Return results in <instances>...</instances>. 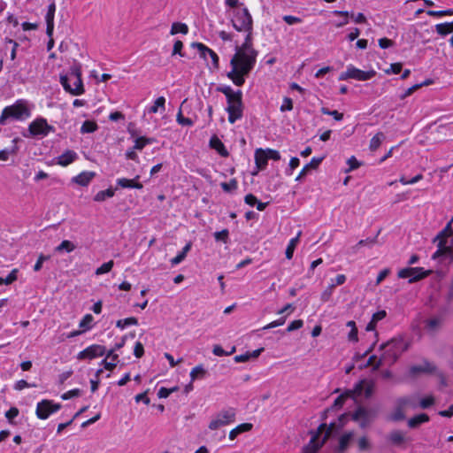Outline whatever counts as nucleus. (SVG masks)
<instances>
[{
    "label": "nucleus",
    "instance_id": "obj_1",
    "mask_svg": "<svg viewBox=\"0 0 453 453\" xmlns=\"http://www.w3.org/2000/svg\"><path fill=\"white\" fill-rule=\"evenodd\" d=\"M246 36L242 46L235 47V54L230 60L231 71L226 76L236 86H242L245 76L254 68L257 51L252 47V30L245 31Z\"/></svg>",
    "mask_w": 453,
    "mask_h": 453
},
{
    "label": "nucleus",
    "instance_id": "obj_2",
    "mask_svg": "<svg viewBox=\"0 0 453 453\" xmlns=\"http://www.w3.org/2000/svg\"><path fill=\"white\" fill-rule=\"evenodd\" d=\"M407 349L408 344L402 338H393L381 344L380 350H382L383 353L374 365L373 370H378L382 365L383 361L388 360L392 364L395 363Z\"/></svg>",
    "mask_w": 453,
    "mask_h": 453
},
{
    "label": "nucleus",
    "instance_id": "obj_3",
    "mask_svg": "<svg viewBox=\"0 0 453 453\" xmlns=\"http://www.w3.org/2000/svg\"><path fill=\"white\" fill-rule=\"evenodd\" d=\"M60 83L66 92L73 96L82 95L85 90L81 80V65L74 64L71 66L68 74H61Z\"/></svg>",
    "mask_w": 453,
    "mask_h": 453
},
{
    "label": "nucleus",
    "instance_id": "obj_4",
    "mask_svg": "<svg viewBox=\"0 0 453 453\" xmlns=\"http://www.w3.org/2000/svg\"><path fill=\"white\" fill-rule=\"evenodd\" d=\"M31 112L25 100H18L13 104L6 106L0 116V125H5L7 119L24 120L30 117Z\"/></svg>",
    "mask_w": 453,
    "mask_h": 453
},
{
    "label": "nucleus",
    "instance_id": "obj_5",
    "mask_svg": "<svg viewBox=\"0 0 453 453\" xmlns=\"http://www.w3.org/2000/svg\"><path fill=\"white\" fill-rule=\"evenodd\" d=\"M335 423L327 426L326 423L319 425L316 433H311L310 442L303 449V453H316L326 441L333 433Z\"/></svg>",
    "mask_w": 453,
    "mask_h": 453
},
{
    "label": "nucleus",
    "instance_id": "obj_6",
    "mask_svg": "<svg viewBox=\"0 0 453 453\" xmlns=\"http://www.w3.org/2000/svg\"><path fill=\"white\" fill-rule=\"evenodd\" d=\"M231 22L234 29L239 32L253 30V19L246 7L234 11Z\"/></svg>",
    "mask_w": 453,
    "mask_h": 453
},
{
    "label": "nucleus",
    "instance_id": "obj_7",
    "mask_svg": "<svg viewBox=\"0 0 453 453\" xmlns=\"http://www.w3.org/2000/svg\"><path fill=\"white\" fill-rule=\"evenodd\" d=\"M227 107L226 111L228 113V121L234 124L236 120L242 118L243 115V103L242 90L236 91V96L231 100H227Z\"/></svg>",
    "mask_w": 453,
    "mask_h": 453
},
{
    "label": "nucleus",
    "instance_id": "obj_8",
    "mask_svg": "<svg viewBox=\"0 0 453 453\" xmlns=\"http://www.w3.org/2000/svg\"><path fill=\"white\" fill-rule=\"evenodd\" d=\"M236 411L234 408H227L218 412L211 420L208 427L211 430H217L221 426H227L235 420Z\"/></svg>",
    "mask_w": 453,
    "mask_h": 453
},
{
    "label": "nucleus",
    "instance_id": "obj_9",
    "mask_svg": "<svg viewBox=\"0 0 453 453\" xmlns=\"http://www.w3.org/2000/svg\"><path fill=\"white\" fill-rule=\"evenodd\" d=\"M376 75L374 70L363 71L352 65L347 66V70L342 72L339 75V81H347L349 79H354L360 81H368Z\"/></svg>",
    "mask_w": 453,
    "mask_h": 453
},
{
    "label": "nucleus",
    "instance_id": "obj_10",
    "mask_svg": "<svg viewBox=\"0 0 453 453\" xmlns=\"http://www.w3.org/2000/svg\"><path fill=\"white\" fill-rule=\"evenodd\" d=\"M376 416L377 411L375 410L359 406L351 415V418L358 422L361 428H365L372 422Z\"/></svg>",
    "mask_w": 453,
    "mask_h": 453
},
{
    "label": "nucleus",
    "instance_id": "obj_11",
    "mask_svg": "<svg viewBox=\"0 0 453 453\" xmlns=\"http://www.w3.org/2000/svg\"><path fill=\"white\" fill-rule=\"evenodd\" d=\"M61 409L60 403H55L52 400L44 399L36 405L35 415L39 419H47L51 414Z\"/></svg>",
    "mask_w": 453,
    "mask_h": 453
},
{
    "label": "nucleus",
    "instance_id": "obj_12",
    "mask_svg": "<svg viewBox=\"0 0 453 453\" xmlns=\"http://www.w3.org/2000/svg\"><path fill=\"white\" fill-rule=\"evenodd\" d=\"M432 273L431 270H424L422 267H407L398 272V277L401 279L409 278V283L418 281Z\"/></svg>",
    "mask_w": 453,
    "mask_h": 453
},
{
    "label": "nucleus",
    "instance_id": "obj_13",
    "mask_svg": "<svg viewBox=\"0 0 453 453\" xmlns=\"http://www.w3.org/2000/svg\"><path fill=\"white\" fill-rule=\"evenodd\" d=\"M28 131L32 136H46L50 132L54 131V127L49 125L43 118H38L28 126Z\"/></svg>",
    "mask_w": 453,
    "mask_h": 453
},
{
    "label": "nucleus",
    "instance_id": "obj_14",
    "mask_svg": "<svg viewBox=\"0 0 453 453\" xmlns=\"http://www.w3.org/2000/svg\"><path fill=\"white\" fill-rule=\"evenodd\" d=\"M106 348L103 345L93 344L79 352L77 358L78 359H93L97 357H102L105 355Z\"/></svg>",
    "mask_w": 453,
    "mask_h": 453
},
{
    "label": "nucleus",
    "instance_id": "obj_15",
    "mask_svg": "<svg viewBox=\"0 0 453 453\" xmlns=\"http://www.w3.org/2000/svg\"><path fill=\"white\" fill-rule=\"evenodd\" d=\"M437 367L427 360H424L422 365H412L409 369V374L411 377L417 376L419 373H434Z\"/></svg>",
    "mask_w": 453,
    "mask_h": 453
},
{
    "label": "nucleus",
    "instance_id": "obj_16",
    "mask_svg": "<svg viewBox=\"0 0 453 453\" xmlns=\"http://www.w3.org/2000/svg\"><path fill=\"white\" fill-rule=\"evenodd\" d=\"M140 176L136 175L134 179L119 178L116 180L117 186L122 188L142 189L143 185L138 181Z\"/></svg>",
    "mask_w": 453,
    "mask_h": 453
},
{
    "label": "nucleus",
    "instance_id": "obj_17",
    "mask_svg": "<svg viewBox=\"0 0 453 453\" xmlns=\"http://www.w3.org/2000/svg\"><path fill=\"white\" fill-rule=\"evenodd\" d=\"M353 437H354L353 431H349V432H347L344 434H342L339 438V443H338L337 448L335 449V451L337 453L345 452L349 449Z\"/></svg>",
    "mask_w": 453,
    "mask_h": 453
},
{
    "label": "nucleus",
    "instance_id": "obj_18",
    "mask_svg": "<svg viewBox=\"0 0 453 453\" xmlns=\"http://www.w3.org/2000/svg\"><path fill=\"white\" fill-rule=\"evenodd\" d=\"M95 176H96V173L94 172L84 171V172L81 173L80 174L74 176L72 179V181L80 186L86 187L89 184V182L92 180V179Z\"/></svg>",
    "mask_w": 453,
    "mask_h": 453
},
{
    "label": "nucleus",
    "instance_id": "obj_19",
    "mask_svg": "<svg viewBox=\"0 0 453 453\" xmlns=\"http://www.w3.org/2000/svg\"><path fill=\"white\" fill-rule=\"evenodd\" d=\"M322 160H323V157H312L311 160L310 161V163L306 164L303 167V169L301 170V172L296 178V180L300 181L302 180V178L303 176H305L311 169H317L319 167V165H320V163L322 162Z\"/></svg>",
    "mask_w": 453,
    "mask_h": 453
},
{
    "label": "nucleus",
    "instance_id": "obj_20",
    "mask_svg": "<svg viewBox=\"0 0 453 453\" xmlns=\"http://www.w3.org/2000/svg\"><path fill=\"white\" fill-rule=\"evenodd\" d=\"M191 46L193 48H196L197 50H205V51H208V55L210 56V58H211V61H212V64H213V66L215 68H218L219 67V57L217 55V53L215 51H213L211 49H210L209 47H207L206 45L203 44L202 42H193L191 44Z\"/></svg>",
    "mask_w": 453,
    "mask_h": 453
},
{
    "label": "nucleus",
    "instance_id": "obj_21",
    "mask_svg": "<svg viewBox=\"0 0 453 453\" xmlns=\"http://www.w3.org/2000/svg\"><path fill=\"white\" fill-rule=\"evenodd\" d=\"M77 157L76 152L73 150H66L58 157V164L62 166H66L73 163Z\"/></svg>",
    "mask_w": 453,
    "mask_h": 453
},
{
    "label": "nucleus",
    "instance_id": "obj_22",
    "mask_svg": "<svg viewBox=\"0 0 453 453\" xmlns=\"http://www.w3.org/2000/svg\"><path fill=\"white\" fill-rule=\"evenodd\" d=\"M429 416L426 413H420L418 415H416L412 418H411L409 420H408V426L410 428H417L421 424L423 423H426L429 421Z\"/></svg>",
    "mask_w": 453,
    "mask_h": 453
},
{
    "label": "nucleus",
    "instance_id": "obj_23",
    "mask_svg": "<svg viewBox=\"0 0 453 453\" xmlns=\"http://www.w3.org/2000/svg\"><path fill=\"white\" fill-rule=\"evenodd\" d=\"M388 441L394 446H401L406 441L404 434L400 430H394L388 434Z\"/></svg>",
    "mask_w": 453,
    "mask_h": 453
},
{
    "label": "nucleus",
    "instance_id": "obj_24",
    "mask_svg": "<svg viewBox=\"0 0 453 453\" xmlns=\"http://www.w3.org/2000/svg\"><path fill=\"white\" fill-rule=\"evenodd\" d=\"M210 145L212 149L216 150L222 157H227L228 151L226 149L224 143L216 136H213L210 140Z\"/></svg>",
    "mask_w": 453,
    "mask_h": 453
},
{
    "label": "nucleus",
    "instance_id": "obj_25",
    "mask_svg": "<svg viewBox=\"0 0 453 453\" xmlns=\"http://www.w3.org/2000/svg\"><path fill=\"white\" fill-rule=\"evenodd\" d=\"M252 427H253V425L251 423L241 424L230 431L229 439L234 440L239 434H241L244 432L250 431L252 429Z\"/></svg>",
    "mask_w": 453,
    "mask_h": 453
},
{
    "label": "nucleus",
    "instance_id": "obj_26",
    "mask_svg": "<svg viewBox=\"0 0 453 453\" xmlns=\"http://www.w3.org/2000/svg\"><path fill=\"white\" fill-rule=\"evenodd\" d=\"M267 158L264 154L263 149H257L255 152V162L259 170H263L267 165Z\"/></svg>",
    "mask_w": 453,
    "mask_h": 453
},
{
    "label": "nucleus",
    "instance_id": "obj_27",
    "mask_svg": "<svg viewBox=\"0 0 453 453\" xmlns=\"http://www.w3.org/2000/svg\"><path fill=\"white\" fill-rule=\"evenodd\" d=\"M300 235H301V232H299L296 237L292 238L289 241V242L287 246V249H286V252H285L286 257L288 259H291L293 257L295 249H296L297 243L299 242Z\"/></svg>",
    "mask_w": 453,
    "mask_h": 453
},
{
    "label": "nucleus",
    "instance_id": "obj_28",
    "mask_svg": "<svg viewBox=\"0 0 453 453\" xmlns=\"http://www.w3.org/2000/svg\"><path fill=\"white\" fill-rule=\"evenodd\" d=\"M452 221H453V219L447 223V225L445 226V227L440 231L438 233V234L435 236L434 238V242L435 241H441V240H445L446 241V238L452 235L453 234V230H452V226H451V224H452Z\"/></svg>",
    "mask_w": 453,
    "mask_h": 453
},
{
    "label": "nucleus",
    "instance_id": "obj_29",
    "mask_svg": "<svg viewBox=\"0 0 453 453\" xmlns=\"http://www.w3.org/2000/svg\"><path fill=\"white\" fill-rule=\"evenodd\" d=\"M75 249H76V246L71 241L65 240L55 248V251L58 252V253L63 252V251L70 253V252L73 251Z\"/></svg>",
    "mask_w": 453,
    "mask_h": 453
},
{
    "label": "nucleus",
    "instance_id": "obj_30",
    "mask_svg": "<svg viewBox=\"0 0 453 453\" xmlns=\"http://www.w3.org/2000/svg\"><path fill=\"white\" fill-rule=\"evenodd\" d=\"M385 135L382 132L377 133L370 141L369 149L372 151H375L380 146Z\"/></svg>",
    "mask_w": 453,
    "mask_h": 453
},
{
    "label": "nucleus",
    "instance_id": "obj_31",
    "mask_svg": "<svg viewBox=\"0 0 453 453\" xmlns=\"http://www.w3.org/2000/svg\"><path fill=\"white\" fill-rule=\"evenodd\" d=\"M442 320L441 317L431 318L426 321V327L429 331H435L441 326Z\"/></svg>",
    "mask_w": 453,
    "mask_h": 453
},
{
    "label": "nucleus",
    "instance_id": "obj_32",
    "mask_svg": "<svg viewBox=\"0 0 453 453\" xmlns=\"http://www.w3.org/2000/svg\"><path fill=\"white\" fill-rule=\"evenodd\" d=\"M447 242L445 240H441L438 242V250L433 254L432 258L436 259L441 255L448 253V251H451V248L446 245Z\"/></svg>",
    "mask_w": 453,
    "mask_h": 453
},
{
    "label": "nucleus",
    "instance_id": "obj_33",
    "mask_svg": "<svg viewBox=\"0 0 453 453\" xmlns=\"http://www.w3.org/2000/svg\"><path fill=\"white\" fill-rule=\"evenodd\" d=\"M54 17L55 14L51 12H48L45 15V21H46V34L49 37H51L53 35V30H54Z\"/></svg>",
    "mask_w": 453,
    "mask_h": 453
},
{
    "label": "nucleus",
    "instance_id": "obj_34",
    "mask_svg": "<svg viewBox=\"0 0 453 453\" xmlns=\"http://www.w3.org/2000/svg\"><path fill=\"white\" fill-rule=\"evenodd\" d=\"M178 33L187 35L188 33V27L185 23H181V22L173 23L170 34L176 35Z\"/></svg>",
    "mask_w": 453,
    "mask_h": 453
},
{
    "label": "nucleus",
    "instance_id": "obj_35",
    "mask_svg": "<svg viewBox=\"0 0 453 453\" xmlns=\"http://www.w3.org/2000/svg\"><path fill=\"white\" fill-rule=\"evenodd\" d=\"M206 370L203 368L202 365H196L190 372L191 380L194 381L196 379L203 378L206 375Z\"/></svg>",
    "mask_w": 453,
    "mask_h": 453
},
{
    "label": "nucleus",
    "instance_id": "obj_36",
    "mask_svg": "<svg viewBox=\"0 0 453 453\" xmlns=\"http://www.w3.org/2000/svg\"><path fill=\"white\" fill-rule=\"evenodd\" d=\"M114 193V189L111 188L105 190H101L94 196V200L96 202H104L106 198L112 197Z\"/></svg>",
    "mask_w": 453,
    "mask_h": 453
},
{
    "label": "nucleus",
    "instance_id": "obj_37",
    "mask_svg": "<svg viewBox=\"0 0 453 453\" xmlns=\"http://www.w3.org/2000/svg\"><path fill=\"white\" fill-rule=\"evenodd\" d=\"M357 449L359 452L370 451L372 444L366 436H362L357 440Z\"/></svg>",
    "mask_w": 453,
    "mask_h": 453
},
{
    "label": "nucleus",
    "instance_id": "obj_38",
    "mask_svg": "<svg viewBox=\"0 0 453 453\" xmlns=\"http://www.w3.org/2000/svg\"><path fill=\"white\" fill-rule=\"evenodd\" d=\"M138 325V319L134 317H129L124 319H119L116 323L117 327L120 329H124L128 326H136Z\"/></svg>",
    "mask_w": 453,
    "mask_h": 453
},
{
    "label": "nucleus",
    "instance_id": "obj_39",
    "mask_svg": "<svg viewBox=\"0 0 453 453\" xmlns=\"http://www.w3.org/2000/svg\"><path fill=\"white\" fill-rule=\"evenodd\" d=\"M97 124L94 121L86 120L83 122L81 127V133L82 134H89L93 133L97 129Z\"/></svg>",
    "mask_w": 453,
    "mask_h": 453
},
{
    "label": "nucleus",
    "instance_id": "obj_40",
    "mask_svg": "<svg viewBox=\"0 0 453 453\" xmlns=\"http://www.w3.org/2000/svg\"><path fill=\"white\" fill-rule=\"evenodd\" d=\"M220 187L225 192L231 193L237 189L238 182L236 179H231L228 182H221Z\"/></svg>",
    "mask_w": 453,
    "mask_h": 453
},
{
    "label": "nucleus",
    "instance_id": "obj_41",
    "mask_svg": "<svg viewBox=\"0 0 453 453\" xmlns=\"http://www.w3.org/2000/svg\"><path fill=\"white\" fill-rule=\"evenodd\" d=\"M18 273H19L18 269H13L5 278L0 277V286L3 284H4V285L12 284L13 281H15L17 280Z\"/></svg>",
    "mask_w": 453,
    "mask_h": 453
},
{
    "label": "nucleus",
    "instance_id": "obj_42",
    "mask_svg": "<svg viewBox=\"0 0 453 453\" xmlns=\"http://www.w3.org/2000/svg\"><path fill=\"white\" fill-rule=\"evenodd\" d=\"M153 139L146 137H138L134 140V149L142 150L147 144L153 142Z\"/></svg>",
    "mask_w": 453,
    "mask_h": 453
},
{
    "label": "nucleus",
    "instance_id": "obj_43",
    "mask_svg": "<svg viewBox=\"0 0 453 453\" xmlns=\"http://www.w3.org/2000/svg\"><path fill=\"white\" fill-rule=\"evenodd\" d=\"M403 409L404 408L402 405L397 404L395 411H393V413L390 416V419L393 421L403 420L405 418Z\"/></svg>",
    "mask_w": 453,
    "mask_h": 453
},
{
    "label": "nucleus",
    "instance_id": "obj_44",
    "mask_svg": "<svg viewBox=\"0 0 453 453\" xmlns=\"http://www.w3.org/2000/svg\"><path fill=\"white\" fill-rule=\"evenodd\" d=\"M165 98L164 96L157 97L154 104L149 109L150 113H157L158 109L161 108L163 111H165Z\"/></svg>",
    "mask_w": 453,
    "mask_h": 453
},
{
    "label": "nucleus",
    "instance_id": "obj_45",
    "mask_svg": "<svg viewBox=\"0 0 453 453\" xmlns=\"http://www.w3.org/2000/svg\"><path fill=\"white\" fill-rule=\"evenodd\" d=\"M217 90L219 92L223 93L226 96V101L231 100V98H233L236 96V91H234L230 86L218 87Z\"/></svg>",
    "mask_w": 453,
    "mask_h": 453
},
{
    "label": "nucleus",
    "instance_id": "obj_46",
    "mask_svg": "<svg viewBox=\"0 0 453 453\" xmlns=\"http://www.w3.org/2000/svg\"><path fill=\"white\" fill-rule=\"evenodd\" d=\"M320 111L325 115L332 116L337 121H341L343 119V114L339 112L338 111H331L326 107H322Z\"/></svg>",
    "mask_w": 453,
    "mask_h": 453
},
{
    "label": "nucleus",
    "instance_id": "obj_47",
    "mask_svg": "<svg viewBox=\"0 0 453 453\" xmlns=\"http://www.w3.org/2000/svg\"><path fill=\"white\" fill-rule=\"evenodd\" d=\"M113 265H114V262L112 260L104 263L100 267H98L96 270V274L101 275V274L109 273L112 269Z\"/></svg>",
    "mask_w": 453,
    "mask_h": 453
},
{
    "label": "nucleus",
    "instance_id": "obj_48",
    "mask_svg": "<svg viewBox=\"0 0 453 453\" xmlns=\"http://www.w3.org/2000/svg\"><path fill=\"white\" fill-rule=\"evenodd\" d=\"M264 154L265 155V157L268 159H273L274 161L280 160V154L278 150H273V149H266L264 150Z\"/></svg>",
    "mask_w": 453,
    "mask_h": 453
},
{
    "label": "nucleus",
    "instance_id": "obj_49",
    "mask_svg": "<svg viewBox=\"0 0 453 453\" xmlns=\"http://www.w3.org/2000/svg\"><path fill=\"white\" fill-rule=\"evenodd\" d=\"M427 15L433 17H441V16H450L453 15V9H448L443 11H432L429 10L426 12Z\"/></svg>",
    "mask_w": 453,
    "mask_h": 453
},
{
    "label": "nucleus",
    "instance_id": "obj_50",
    "mask_svg": "<svg viewBox=\"0 0 453 453\" xmlns=\"http://www.w3.org/2000/svg\"><path fill=\"white\" fill-rule=\"evenodd\" d=\"M8 45H12L11 50V59L14 60L16 58L17 48L19 47L18 42L12 39L5 38V49L8 48Z\"/></svg>",
    "mask_w": 453,
    "mask_h": 453
},
{
    "label": "nucleus",
    "instance_id": "obj_51",
    "mask_svg": "<svg viewBox=\"0 0 453 453\" xmlns=\"http://www.w3.org/2000/svg\"><path fill=\"white\" fill-rule=\"evenodd\" d=\"M18 148L16 145H13L12 149H4L0 150V160L6 161L9 158L11 154H15Z\"/></svg>",
    "mask_w": 453,
    "mask_h": 453
},
{
    "label": "nucleus",
    "instance_id": "obj_52",
    "mask_svg": "<svg viewBox=\"0 0 453 453\" xmlns=\"http://www.w3.org/2000/svg\"><path fill=\"white\" fill-rule=\"evenodd\" d=\"M228 230L223 229L221 231L215 232L213 235L216 241H222L223 242L226 243L228 240Z\"/></svg>",
    "mask_w": 453,
    "mask_h": 453
},
{
    "label": "nucleus",
    "instance_id": "obj_53",
    "mask_svg": "<svg viewBox=\"0 0 453 453\" xmlns=\"http://www.w3.org/2000/svg\"><path fill=\"white\" fill-rule=\"evenodd\" d=\"M81 395V390L79 389V388H74V389H72V390H69V391L64 393L61 395V398L63 400H68V399H71L73 397H78Z\"/></svg>",
    "mask_w": 453,
    "mask_h": 453
},
{
    "label": "nucleus",
    "instance_id": "obj_54",
    "mask_svg": "<svg viewBox=\"0 0 453 453\" xmlns=\"http://www.w3.org/2000/svg\"><path fill=\"white\" fill-rule=\"evenodd\" d=\"M435 30L441 36H446L451 33L449 27L445 23L437 24L435 26Z\"/></svg>",
    "mask_w": 453,
    "mask_h": 453
},
{
    "label": "nucleus",
    "instance_id": "obj_55",
    "mask_svg": "<svg viewBox=\"0 0 453 453\" xmlns=\"http://www.w3.org/2000/svg\"><path fill=\"white\" fill-rule=\"evenodd\" d=\"M92 321H93V316L91 314H87L80 321L79 326L81 328H84V329H89L90 324Z\"/></svg>",
    "mask_w": 453,
    "mask_h": 453
},
{
    "label": "nucleus",
    "instance_id": "obj_56",
    "mask_svg": "<svg viewBox=\"0 0 453 453\" xmlns=\"http://www.w3.org/2000/svg\"><path fill=\"white\" fill-rule=\"evenodd\" d=\"M434 396L429 395V396L424 397L420 400L419 406L422 409H427V408L431 407L432 405H434Z\"/></svg>",
    "mask_w": 453,
    "mask_h": 453
},
{
    "label": "nucleus",
    "instance_id": "obj_57",
    "mask_svg": "<svg viewBox=\"0 0 453 453\" xmlns=\"http://www.w3.org/2000/svg\"><path fill=\"white\" fill-rule=\"evenodd\" d=\"M347 164L349 165V168L345 171L347 173L358 168L361 165L360 162H358L357 159L354 156L350 157L348 159Z\"/></svg>",
    "mask_w": 453,
    "mask_h": 453
},
{
    "label": "nucleus",
    "instance_id": "obj_58",
    "mask_svg": "<svg viewBox=\"0 0 453 453\" xmlns=\"http://www.w3.org/2000/svg\"><path fill=\"white\" fill-rule=\"evenodd\" d=\"M280 110L282 112L287 111H292L293 110L292 99L289 97H284L283 104L280 105Z\"/></svg>",
    "mask_w": 453,
    "mask_h": 453
},
{
    "label": "nucleus",
    "instance_id": "obj_59",
    "mask_svg": "<svg viewBox=\"0 0 453 453\" xmlns=\"http://www.w3.org/2000/svg\"><path fill=\"white\" fill-rule=\"evenodd\" d=\"M397 404L402 405L403 408H405L406 406H411L415 408L417 406L415 402H412L411 398L410 397H401L397 399Z\"/></svg>",
    "mask_w": 453,
    "mask_h": 453
},
{
    "label": "nucleus",
    "instance_id": "obj_60",
    "mask_svg": "<svg viewBox=\"0 0 453 453\" xmlns=\"http://www.w3.org/2000/svg\"><path fill=\"white\" fill-rule=\"evenodd\" d=\"M50 259V256H45L43 254H41L39 257H38V259L35 263V265H34V271L35 272H39L42 267V264L44 261L46 260H49Z\"/></svg>",
    "mask_w": 453,
    "mask_h": 453
},
{
    "label": "nucleus",
    "instance_id": "obj_61",
    "mask_svg": "<svg viewBox=\"0 0 453 453\" xmlns=\"http://www.w3.org/2000/svg\"><path fill=\"white\" fill-rule=\"evenodd\" d=\"M18 415L19 410L16 407H12L5 412V417L11 424L13 423L12 419L15 418Z\"/></svg>",
    "mask_w": 453,
    "mask_h": 453
},
{
    "label": "nucleus",
    "instance_id": "obj_62",
    "mask_svg": "<svg viewBox=\"0 0 453 453\" xmlns=\"http://www.w3.org/2000/svg\"><path fill=\"white\" fill-rule=\"evenodd\" d=\"M177 122L180 125L189 126V127L193 126V124H194V122L190 119L183 117L180 111L177 114Z\"/></svg>",
    "mask_w": 453,
    "mask_h": 453
},
{
    "label": "nucleus",
    "instance_id": "obj_63",
    "mask_svg": "<svg viewBox=\"0 0 453 453\" xmlns=\"http://www.w3.org/2000/svg\"><path fill=\"white\" fill-rule=\"evenodd\" d=\"M144 354V348L142 342H136L134 348V355L137 358H141Z\"/></svg>",
    "mask_w": 453,
    "mask_h": 453
},
{
    "label": "nucleus",
    "instance_id": "obj_64",
    "mask_svg": "<svg viewBox=\"0 0 453 453\" xmlns=\"http://www.w3.org/2000/svg\"><path fill=\"white\" fill-rule=\"evenodd\" d=\"M282 19L288 25L299 24L302 22V19L292 15H285Z\"/></svg>",
    "mask_w": 453,
    "mask_h": 453
}]
</instances>
